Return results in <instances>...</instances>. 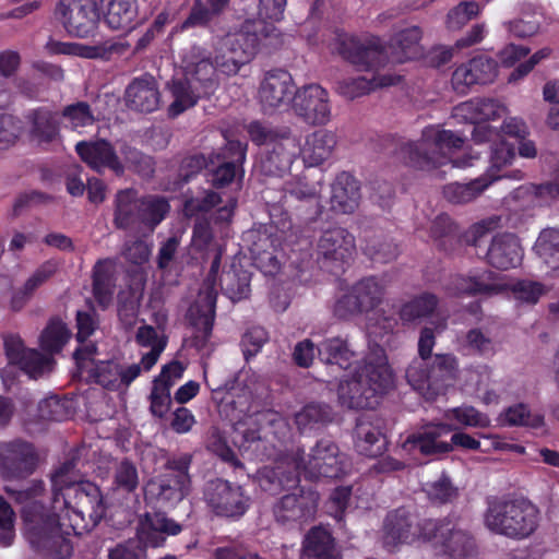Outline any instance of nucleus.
Masks as SVG:
<instances>
[{
    "instance_id": "64",
    "label": "nucleus",
    "mask_w": 559,
    "mask_h": 559,
    "mask_svg": "<svg viewBox=\"0 0 559 559\" xmlns=\"http://www.w3.org/2000/svg\"><path fill=\"white\" fill-rule=\"evenodd\" d=\"M143 542L139 537L117 544L108 551V559H146Z\"/></svg>"
},
{
    "instance_id": "56",
    "label": "nucleus",
    "mask_w": 559,
    "mask_h": 559,
    "mask_svg": "<svg viewBox=\"0 0 559 559\" xmlns=\"http://www.w3.org/2000/svg\"><path fill=\"white\" fill-rule=\"evenodd\" d=\"M534 249L548 265L552 262H559V229H544L539 234Z\"/></svg>"
},
{
    "instance_id": "36",
    "label": "nucleus",
    "mask_w": 559,
    "mask_h": 559,
    "mask_svg": "<svg viewBox=\"0 0 559 559\" xmlns=\"http://www.w3.org/2000/svg\"><path fill=\"white\" fill-rule=\"evenodd\" d=\"M521 260V246L514 235L503 234L493 237L487 251V261L490 265L508 270L519 265Z\"/></svg>"
},
{
    "instance_id": "17",
    "label": "nucleus",
    "mask_w": 559,
    "mask_h": 559,
    "mask_svg": "<svg viewBox=\"0 0 559 559\" xmlns=\"http://www.w3.org/2000/svg\"><path fill=\"white\" fill-rule=\"evenodd\" d=\"M181 62L183 75L199 92L207 97L215 93L221 83V73L204 47L192 45L185 50Z\"/></svg>"
},
{
    "instance_id": "24",
    "label": "nucleus",
    "mask_w": 559,
    "mask_h": 559,
    "mask_svg": "<svg viewBox=\"0 0 559 559\" xmlns=\"http://www.w3.org/2000/svg\"><path fill=\"white\" fill-rule=\"evenodd\" d=\"M343 53L350 63L367 71H374L389 60L381 40L373 36L365 39L349 38L343 44Z\"/></svg>"
},
{
    "instance_id": "42",
    "label": "nucleus",
    "mask_w": 559,
    "mask_h": 559,
    "mask_svg": "<svg viewBox=\"0 0 559 559\" xmlns=\"http://www.w3.org/2000/svg\"><path fill=\"white\" fill-rule=\"evenodd\" d=\"M498 178L485 175L466 183L451 182L444 186L443 195L452 204H467L476 200Z\"/></svg>"
},
{
    "instance_id": "16",
    "label": "nucleus",
    "mask_w": 559,
    "mask_h": 559,
    "mask_svg": "<svg viewBox=\"0 0 559 559\" xmlns=\"http://www.w3.org/2000/svg\"><path fill=\"white\" fill-rule=\"evenodd\" d=\"M204 499L215 514L226 518H240L250 506L241 486L219 478L207 483Z\"/></svg>"
},
{
    "instance_id": "34",
    "label": "nucleus",
    "mask_w": 559,
    "mask_h": 559,
    "mask_svg": "<svg viewBox=\"0 0 559 559\" xmlns=\"http://www.w3.org/2000/svg\"><path fill=\"white\" fill-rule=\"evenodd\" d=\"M336 145L337 136L333 131L319 129L306 136L299 155L307 166H319L332 157Z\"/></svg>"
},
{
    "instance_id": "54",
    "label": "nucleus",
    "mask_w": 559,
    "mask_h": 559,
    "mask_svg": "<svg viewBox=\"0 0 559 559\" xmlns=\"http://www.w3.org/2000/svg\"><path fill=\"white\" fill-rule=\"evenodd\" d=\"M248 134L257 145H272L292 133L288 127H272L260 121H252L247 127Z\"/></svg>"
},
{
    "instance_id": "32",
    "label": "nucleus",
    "mask_w": 559,
    "mask_h": 559,
    "mask_svg": "<svg viewBox=\"0 0 559 559\" xmlns=\"http://www.w3.org/2000/svg\"><path fill=\"white\" fill-rule=\"evenodd\" d=\"M271 229L272 226L270 229L259 231L250 248L254 264L266 275L276 274L281 267L276 252L281 246V239L284 238L285 223L280 229L281 235L273 234Z\"/></svg>"
},
{
    "instance_id": "23",
    "label": "nucleus",
    "mask_w": 559,
    "mask_h": 559,
    "mask_svg": "<svg viewBox=\"0 0 559 559\" xmlns=\"http://www.w3.org/2000/svg\"><path fill=\"white\" fill-rule=\"evenodd\" d=\"M299 153V139L292 132L271 145V148L260 157L255 169L265 177H283L289 171Z\"/></svg>"
},
{
    "instance_id": "58",
    "label": "nucleus",
    "mask_w": 559,
    "mask_h": 559,
    "mask_svg": "<svg viewBox=\"0 0 559 559\" xmlns=\"http://www.w3.org/2000/svg\"><path fill=\"white\" fill-rule=\"evenodd\" d=\"M444 417L448 420H456L464 427L485 428L490 424V419L487 415L480 413L471 405H462L451 408L445 412Z\"/></svg>"
},
{
    "instance_id": "9",
    "label": "nucleus",
    "mask_w": 559,
    "mask_h": 559,
    "mask_svg": "<svg viewBox=\"0 0 559 559\" xmlns=\"http://www.w3.org/2000/svg\"><path fill=\"white\" fill-rule=\"evenodd\" d=\"M222 253L216 250L210 273L198 299L190 306L187 318L193 328L191 345L198 350L210 352V338L215 320L217 293L214 288V277L221 265Z\"/></svg>"
},
{
    "instance_id": "5",
    "label": "nucleus",
    "mask_w": 559,
    "mask_h": 559,
    "mask_svg": "<svg viewBox=\"0 0 559 559\" xmlns=\"http://www.w3.org/2000/svg\"><path fill=\"white\" fill-rule=\"evenodd\" d=\"M169 211L168 202L160 197L140 198L134 189L119 190L114 199L112 223L117 229L153 231Z\"/></svg>"
},
{
    "instance_id": "18",
    "label": "nucleus",
    "mask_w": 559,
    "mask_h": 559,
    "mask_svg": "<svg viewBox=\"0 0 559 559\" xmlns=\"http://www.w3.org/2000/svg\"><path fill=\"white\" fill-rule=\"evenodd\" d=\"M317 512V496L299 488L277 499L272 513L275 522L284 527H295L313 519Z\"/></svg>"
},
{
    "instance_id": "20",
    "label": "nucleus",
    "mask_w": 559,
    "mask_h": 559,
    "mask_svg": "<svg viewBox=\"0 0 559 559\" xmlns=\"http://www.w3.org/2000/svg\"><path fill=\"white\" fill-rule=\"evenodd\" d=\"M140 364H127L119 359L93 362L85 372L88 383H95L110 391L127 389L141 374Z\"/></svg>"
},
{
    "instance_id": "1",
    "label": "nucleus",
    "mask_w": 559,
    "mask_h": 559,
    "mask_svg": "<svg viewBox=\"0 0 559 559\" xmlns=\"http://www.w3.org/2000/svg\"><path fill=\"white\" fill-rule=\"evenodd\" d=\"M52 495L51 510L37 500L44 492V483L33 480L23 490L5 487L16 503L24 504L22 518L31 546L50 559H67L71 555L70 542L64 535H83L92 531L104 518L106 503L97 485L73 481Z\"/></svg>"
},
{
    "instance_id": "41",
    "label": "nucleus",
    "mask_w": 559,
    "mask_h": 559,
    "mask_svg": "<svg viewBox=\"0 0 559 559\" xmlns=\"http://www.w3.org/2000/svg\"><path fill=\"white\" fill-rule=\"evenodd\" d=\"M104 17L107 25L115 31L133 28L138 16L135 0H102Z\"/></svg>"
},
{
    "instance_id": "49",
    "label": "nucleus",
    "mask_w": 559,
    "mask_h": 559,
    "mask_svg": "<svg viewBox=\"0 0 559 559\" xmlns=\"http://www.w3.org/2000/svg\"><path fill=\"white\" fill-rule=\"evenodd\" d=\"M332 420L331 408L325 404L310 403L295 415V424L300 432L313 429Z\"/></svg>"
},
{
    "instance_id": "44",
    "label": "nucleus",
    "mask_w": 559,
    "mask_h": 559,
    "mask_svg": "<svg viewBox=\"0 0 559 559\" xmlns=\"http://www.w3.org/2000/svg\"><path fill=\"white\" fill-rule=\"evenodd\" d=\"M173 102L168 107V115L173 118L181 115L186 110L194 107L200 98L207 97L199 92L185 75L181 79L173 80L168 83Z\"/></svg>"
},
{
    "instance_id": "25",
    "label": "nucleus",
    "mask_w": 559,
    "mask_h": 559,
    "mask_svg": "<svg viewBox=\"0 0 559 559\" xmlns=\"http://www.w3.org/2000/svg\"><path fill=\"white\" fill-rule=\"evenodd\" d=\"M75 151L81 159L98 174H103L105 169L111 170L117 176L124 174L123 163L107 140L79 142L75 145Z\"/></svg>"
},
{
    "instance_id": "12",
    "label": "nucleus",
    "mask_w": 559,
    "mask_h": 559,
    "mask_svg": "<svg viewBox=\"0 0 559 559\" xmlns=\"http://www.w3.org/2000/svg\"><path fill=\"white\" fill-rule=\"evenodd\" d=\"M55 16L70 35L80 38L94 35L99 22L95 0H59Z\"/></svg>"
},
{
    "instance_id": "13",
    "label": "nucleus",
    "mask_w": 559,
    "mask_h": 559,
    "mask_svg": "<svg viewBox=\"0 0 559 559\" xmlns=\"http://www.w3.org/2000/svg\"><path fill=\"white\" fill-rule=\"evenodd\" d=\"M356 251L355 237L345 228L324 230L317 242L318 261L331 272L343 270Z\"/></svg>"
},
{
    "instance_id": "59",
    "label": "nucleus",
    "mask_w": 559,
    "mask_h": 559,
    "mask_svg": "<svg viewBox=\"0 0 559 559\" xmlns=\"http://www.w3.org/2000/svg\"><path fill=\"white\" fill-rule=\"evenodd\" d=\"M114 488L118 491L131 493L140 484L136 466L129 460L121 461L115 469Z\"/></svg>"
},
{
    "instance_id": "19",
    "label": "nucleus",
    "mask_w": 559,
    "mask_h": 559,
    "mask_svg": "<svg viewBox=\"0 0 559 559\" xmlns=\"http://www.w3.org/2000/svg\"><path fill=\"white\" fill-rule=\"evenodd\" d=\"M293 108L298 117L312 126H325L332 119V105L329 92L312 83L298 88Z\"/></svg>"
},
{
    "instance_id": "37",
    "label": "nucleus",
    "mask_w": 559,
    "mask_h": 559,
    "mask_svg": "<svg viewBox=\"0 0 559 559\" xmlns=\"http://www.w3.org/2000/svg\"><path fill=\"white\" fill-rule=\"evenodd\" d=\"M401 81L400 75L391 73H373L370 78L361 75L357 78H347L338 82V93L347 99H355L379 87L396 85Z\"/></svg>"
},
{
    "instance_id": "2",
    "label": "nucleus",
    "mask_w": 559,
    "mask_h": 559,
    "mask_svg": "<svg viewBox=\"0 0 559 559\" xmlns=\"http://www.w3.org/2000/svg\"><path fill=\"white\" fill-rule=\"evenodd\" d=\"M392 384L385 350L379 345L370 346L353 376L340 382L338 401L349 409L373 408Z\"/></svg>"
},
{
    "instance_id": "53",
    "label": "nucleus",
    "mask_w": 559,
    "mask_h": 559,
    "mask_svg": "<svg viewBox=\"0 0 559 559\" xmlns=\"http://www.w3.org/2000/svg\"><path fill=\"white\" fill-rule=\"evenodd\" d=\"M222 288L233 300L247 298L250 293V275L247 271L230 270L222 277Z\"/></svg>"
},
{
    "instance_id": "22",
    "label": "nucleus",
    "mask_w": 559,
    "mask_h": 559,
    "mask_svg": "<svg viewBox=\"0 0 559 559\" xmlns=\"http://www.w3.org/2000/svg\"><path fill=\"white\" fill-rule=\"evenodd\" d=\"M3 348L10 364L19 366L31 378L37 379L51 370L52 359L26 348L20 335L3 333Z\"/></svg>"
},
{
    "instance_id": "60",
    "label": "nucleus",
    "mask_w": 559,
    "mask_h": 559,
    "mask_svg": "<svg viewBox=\"0 0 559 559\" xmlns=\"http://www.w3.org/2000/svg\"><path fill=\"white\" fill-rule=\"evenodd\" d=\"M120 153L128 166L142 177H151L154 174V162L151 156L143 154L138 148L122 143Z\"/></svg>"
},
{
    "instance_id": "15",
    "label": "nucleus",
    "mask_w": 559,
    "mask_h": 559,
    "mask_svg": "<svg viewBox=\"0 0 559 559\" xmlns=\"http://www.w3.org/2000/svg\"><path fill=\"white\" fill-rule=\"evenodd\" d=\"M35 447L23 439L0 442V476L4 479H23L38 465Z\"/></svg>"
},
{
    "instance_id": "51",
    "label": "nucleus",
    "mask_w": 559,
    "mask_h": 559,
    "mask_svg": "<svg viewBox=\"0 0 559 559\" xmlns=\"http://www.w3.org/2000/svg\"><path fill=\"white\" fill-rule=\"evenodd\" d=\"M69 337L70 331L66 324L59 319H52L40 334V347L49 354L58 353Z\"/></svg>"
},
{
    "instance_id": "6",
    "label": "nucleus",
    "mask_w": 559,
    "mask_h": 559,
    "mask_svg": "<svg viewBox=\"0 0 559 559\" xmlns=\"http://www.w3.org/2000/svg\"><path fill=\"white\" fill-rule=\"evenodd\" d=\"M262 28V22H247L239 31L221 36L213 43V60L221 74L235 76L255 57Z\"/></svg>"
},
{
    "instance_id": "55",
    "label": "nucleus",
    "mask_w": 559,
    "mask_h": 559,
    "mask_svg": "<svg viewBox=\"0 0 559 559\" xmlns=\"http://www.w3.org/2000/svg\"><path fill=\"white\" fill-rule=\"evenodd\" d=\"M192 463V455L189 453H180L174 454L169 456L165 462V471L167 473L164 475L170 480L180 484L187 485L191 487V477L189 474V469Z\"/></svg>"
},
{
    "instance_id": "26",
    "label": "nucleus",
    "mask_w": 559,
    "mask_h": 559,
    "mask_svg": "<svg viewBox=\"0 0 559 559\" xmlns=\"http://www.w3.org/2000/svg\"><path fill=\"white\" fill-rule=\"evenodd\" d=\"M290 453L281 454L274 466H264L254 476L259 487L271 495H277L299 483V472L289 461Z\"/></svg>"
},
{
    "instance_id": "10",
    "label": "nucleus",
    "mask_w": 559,
    "mask_h": 559,
    "mask_svg": "<svg viewBox=\"0 0 559 559\" xmlns=\"http://www.w3.org/2000/svg\"><path fill=\"white\" fill-rule=\"evenodd\" d=\"M289 462L308 479L337 478L344 473L345 456L330 439H321L306 455L304 450L292 452Z\"/></svg>"
},
{
    "instance_id": "46",
    "label": "nucleus",
    "mask_w": 559,
    "mask_h": 559,
    "mask_svg": "<svg viewBox=\"0 0 559 559\" xmlns=\"http://www.w3.org/2000/svg\"><path fill=\"white\" fill-rule=\"evenodd\" d=\"M135 342L141 347H147L150 350L142 355L140 367L144 371H150L157 362L160 354L166 347V340L158 335L155 328L142 325L135 334Z\"/></svg>"
},
{
    "instance_id": "29",
    "label": "nucleus",
    "mask_w": 559,
    "mask_h": 559,
    "mask_svg": "<svg viewBox=\"0 0 559 559\" xmlns=\"http://www.w3.org/2000/svg\"><path fill=\"white\" fill-rule=\"evenodd\" d=\"M182 531L181 524L168 518L163 512L145 513L139 521L136 537L144 546L160 547L167 536H176Z\"/></svg>"
},
{
    "instance_id": "28",
    "label": "nucleus",
    "mask_w": 559,
    "mask_h": 559,
    "mask_svg": "<svg viewBox=\"0 0 559 559\" xmlns=\"http://www.w3.org/2000/svg\"><path fill=\"white\" fill-rule=\"evenodd\" d=\"M497 274L489 270L471 271L467 275H454L447 285L453 296L493 295L501 290Z\"/></svg>"
},
{
    "instance_id": "40",
    "label": "nucleus",
    "mask_w": 559,
    "mask_h": 559,
    "mask_svg": "<svg viewBox=\"0 0 559 559\" xmlns=\"http://www.w3.org/2000/svg\"><path fill=\"white\" fill-rule=\"evenodd\" d=\"M28 134L37 144H48L59 136L58 115L48 108H37L27 115Z\"/></svg>"
},
{
    "instance_id": "14",
    "label": "nucleus",
    "mask_w": 559,
    "mask_h": 559,
    "mask_svg": "<svg viewBox=\"0 0 559 559\" xmlns=\"http://www.w3.org/2000/svg\"><path fill=\"white\" fill-rule=\"evenodd\" d=\"M436 526L428 543L440 548L449 559H477L478 547L467 530L449 520H436Z\"/></svg>"
},
{
    "instance_id": "39",
    "label": "nucleus",
    "mask_w": 559,
    "mask_h": 559,
    "mask_svg": "<svg viewBox=\"0 0 559 559\" xmlns=\"http://www.w3.org/2000/svg\"><path fill=\"white\" fill-rule=\"evenodd\" d=\"M358 181L348 173H341L332 185L331 207L338 213H353L358 206Z\"/></svg>"
},
{
    "instance_id": "8",
    "label": "nucleus",
    "mask_w": 559,
    "mask_h": 559,
    "mask_svg": "<svg viewBox=\"0 0 559 559\" xmlns=\"http://www.w3.org/2000/svg\"><path fill=\"white\" fill-rule=\"evenodd\" d=\"M435 530H437L436 520H420L413 510L401 507L385 515L382 525V544L386 550L396 551L403 545L428 543Z\"/></svg>"
},
{
    "instance_id": "38",
    "label": "nucleus",
    "mask_w": 559,
    "mask_h": 559,
    "mask_svg": "<svg viewBox=\"0 0 559 559\" xmlns=\"http://www.w3.org/2000/svg\"><path fill=\"white\" fill-rule=\"evenodd\" d=\"M190 486L177 484L162 476L147 483L145 498L160 508H174L190 493Z\"/></svg>"
},
{
    "instance_id": "33",
    "label": "nucleus",
    "mask_w": 559,
    "mask_h": 559,
    "mask_svg": "<svg viewBox=\"0 0 559 559\" xmlns=\"http://www.w3.org/2000/svg\"><path fill=\"white\" fill-rule=\"evenodd\" d=\"M126 104L130 109L152 112L159 107L160 93L153 76L134 79L124 93Z\"/></svg>"
},
{
    "instance_id": "30",
    "label": "nucleus",
    "mask_w": 559,
    "mask_h": 559,
    "mask_svg": "<svg viewBox=\"0 0 559 559\" xmlns=\"http://www.w3.org/2000/svg\"><path fill=\"white\" fill-rule=\"evenodd\" d=\"M400 318L403 322H420L431 318V324L437 333L447 328L448 316L439 310V298L431 293L415 296L401 307Z\"/></svg>"
},
{
    "instance_id": "31",
    "label": "nucleus",
    "mask_w": 559,
    "mask_h": 559,
    "mask_svg": "<svg viewBox=\"0 0 559 559\" xmlns=\"http://www.w3.org/2000/svg\"><path fill=\"white\" fill-rule=\"evenodd\" d=\"M383 420L376 415H362L355 427V448L361 455L377 457L386 445L382 431Z\"/></svg>"
},
{
    "instance_id": "61",
    "label": "nucleus",
    "mask_w": 559,
    "mask_h": 559,
    "mask_svg": "<svg viewBox=\"0 0 559 559\" xmlns=\"http://www.w3.org/2000/svg\"><path fill=\"white\" fill-rule=\"evenodd\" d=\"M479 13V4L475 1H462L451 9L447 15V27L451 31L461 29Z\"/></svg>"
},
{
    "instance_id": "63",
    "label": "nucleus",
    "mask_w": 559,
    "mask_h": 559,
    "mask_svg": "<svg viewBox=\"0 0 559 559\" xmlns=\"http://www.w3.org/2000/svg\"><path fill=\"white\" fill-rule=\"evenodd\" d=\"M421 36V29L414 25L395 34V36L392 38V46L401 49L405 59H408L416 52Z\"/></svg>"
},
{
    "instance_id": "3",
    "label": "nucleus",
    "mask_w": 559,
    "mask_h": 559,
    "mask_svg": "<svg viewBox=\"0 0 559 559\" xmlns=\"http://www.w3.org/2000/svg\"><path fill=\"white\" fill-rule=\"evenodd\" d=\"M464 139L451 130L427 127L416 142H407L402 146L403 155L416 168L431 170L452 163L453 167H472L480 159L478 152L469 151L460 158L450 156L452 150L462 147Z\"/></svg>"
},
{
    "instance_id": "7",
    "label": "nucleus",
    "mask_w": 559,
    "mask_h": 559,
    "mask_svg": "<svg viewBox=\"0 0 559 559\" xmlns=\"http://www.w3.org/2000/svg\"><path fill=\"white\" fill-rule=\"evenodd\" d=\"M457 369V359L453 354H436L427 360L414 359L406 369V379L420 395L433 401L456 378Z\"/></svg>"
},
{
    "instance_id": "43",
    "label": "nucleus",
    "mask_w": 559,
    "mask_h": 559,
    "mask_svg": "<svg viewBox=\"0 0 559 559\" xmlns=\"http://www.w3.org/2000/svg\"><path fill=\"white\" fill-rule=\"evenodd\" d=\"M456 111L472 123H478L502 117L507 107L496 99L474 98L459 105Z\"/></svg>"
},
{
    "instance_id": "52",
    "label": "nucleus",
    "mask_w": 559,
    "mask_h": 559,
    "mask_svg": "<svg viewBox=\"0 0 559 559\" xmlns=\"http://www.w3.org/2000/svg\"><path fill=\"white\" fill-rule=\"evenodd\" d=\"M365 254L373 262L389 263L400 254V247L393 239L388 237H374L366 243Z\"/></svg>"
},
{
    "instance_id": "4",
    "label": "nucleus",
    "mask_w": 559,
    "mask_h": 559,
    "mask_svg": "<svg viewBox=\"0 0 559 559\" xmlns=\"http://www.w3.org/2000/svg\"><path fill=\"white\" fill-rule=\"evenodd\" d=\"M538 520L537 507L523 497L492 500L485 513V525L491 532L515 539L532 535Z\"/></svg>"
},
{
    "instance_id": "50",
    "label": "nucleus",
    "mask_w": 559,
    "mask_h": 559,
    "mask_svg": "<svg viewBox=\"0 0 559 559\" xmlns=\"http://www.w3.org/2000/svg\"><path fill=\"white\" fill-rule=\"evenodd\" d=\"M352 292L365 312L374 309L383 296V287L376 277L362 278L352 287Z\"/></svg>"
},
{
    "instance_id": "62",
    "label": "nucleus",
    "mask_w": 559,
    "mask_h": 559,
    "mask_svg": "<svg viewBox=\"0 0 559 559\" xmlns=\"http://www.w3.org/2000/svg\"><path fill=\"white\" fill-rule=\"evenodd\" d=\"M62 116L69 121L70 127L74 130L92 126L95 121L91 107L85 102H78L66 106L62 110Z\"/></svg>"
},
{
    "instance_id": "35",
    "label": "nucleus",
    "mask_w": 559,
    "mask_h": 559,
    "mask_svg": "<svg viewBox=\"0 0 559 559\" xmlns=\"http://www.w3.org/2000/svg\"><path fill=\"white\" fill-rule=\"evenodd\" d=\"M300 559H342V555L332 534L314 526L304 537Z\"/></svg>"
},
{
    "instance_id": "47",
    "label": "nucleus",
    "mask_w": 559,
    "mask_h": 559,
    "mask_svg": "<svg viewBox=\"0 0 559 559\" xmlns=\"http://www.w3.org/2000/svg\"><path fill=\"white\" fill-rule=\"evenodd\" d=\"M114 292L112 266L108 261H98L93 269V295L103 309L111 304Z\"/></svg>"
},
{
    "instance_id": "48",
    "label": "nucleus",
    "mask_w": 559,
    "mask_h": 559,
    "mask_svg": "<svg viewBox=\"0 0 559 559\" xmlns=\"http://www.w3.org/2000/svg\"><path fill=\"white\" fill-rule=\"evenodd\" d=\"M515 158V150L514 146L506 141H501L496 144L490 154V168L486 175H492L495 177L501 178H510L514 180H522L524 178V173L522 170H513L506 173L503 175H495L493 171H499L501 168L511 165Z\"/></svg>"
},
{
    "instance_id": "11",
    "label": "nucleus",
    "mask_w": 559,
    "mask_h": 559,
    "mask_svg": "<svg viewBox=\"0 0 559 559\" xmlns=\"http://www.w3.org/2000/svg\"><path fill=\"white\" fill-rule=\"evenodd\" d=\"M452 428L445 424H429L421 430L411 433L403 442V449L409 452L418 451L424 455L448 453L453 445L467 449L478 450L480 442L472 436L457 432L451 438V442L439 440L443 435H448Z\"/></svg>"
},
{
    "instance_id": "57",
    "label": "nucleus",
    "mask_w": 559,
    "mask_h": 559,
    "mask_svg": "<svg viewBox=\"0 0 559 559\" xmlns=\"http://www.w3.org/2000/svg\"><path fill=\"white\" fill-rule=\"evenodd\" d=\"M503 420L508 426L539 428L544 425V417L539 413H532L527 405L522 403L506 409Z\"/></svg>"
},
{
    "instance_id": "45",
    "label": "nucleus",
    "mask_w": 559,
    "mask_h": 559,
    "mask_svg": "<svg viewBox=\"0 0 559 559\" xmlns=\"http://www.w3.org/2000/svg\"><path fill=\"white\" fill-rule=\"evenodd\" d=\"M318 353L322 361L342 369H347L356 357L348 341L340 336L322 341L318 346Z\"/></svg>"
},
{
    "instance_id": "21",
    "label": "nucleus",
    "mask_w": 559,
    "mask_h": 559,
    "mask_svg": "<svg viewBox=\"0 0 559 559\" xmlns=\"http://www.w3.org/2000/svg\"><path fill=\"white\" fill-rule=\"evenodd\" d=\"M290 73L283 69H273L265 72L260 82L258 98L264 112H271L282 106L288 105L296 93Z\"/></svg>"
},
{
    "instance_id": "27",
    "label": "nucleus",
    "mask_w": 559,
    "mask_h": 559,
    "mask_svg": "<svg viewBox=\"0 0 559 559\" xmlns=\"http://www.w3.org/2000/svg\"><path fill=\"white\" fill-rule=\"evenodd\" d=\"M497 76V62L491 58L478 56L461 64L452 74V86L461 94H465L474 84L491 83Z\"/></svg>"
}]
</instances>
